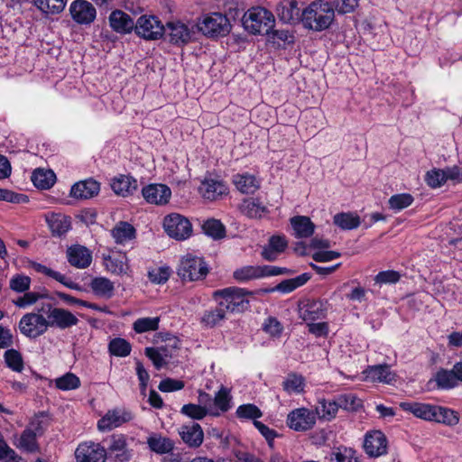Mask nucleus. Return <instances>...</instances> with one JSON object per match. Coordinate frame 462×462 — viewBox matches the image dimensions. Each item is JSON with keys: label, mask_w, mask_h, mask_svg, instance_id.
Returning a JSON list of instances; mask_svg holds the SVG:
<instances>
[{"label": "nucleus", "mask_w": 462, "mask_h": 462, "mask_svg": "<svg viewBox=\"0 0 462 462\" xmlns=\"http://www.w3.org/2000/svg\"><path fill=\"white\" fill-rule=\"evenodd\" d=\"M330 462H361V459L353 448L339 447L331 454Z\"/></svg>", "instance_id": "46"}, {"label": "nucleus", "mask_w": 462, "mask_h": 462, "mask_svg": "<svg viewBox=\"0 0 462 462\" xmlns=\"http://www.w3.org/2000/svg\"><path fill=\"white\" fill-rule=\"evenodd\" d=\"M400 407L415 417L447 426H455L459 422L458 413L449 408L430 403L402 402Z\"/></svg>", "instance_id": "1"}, {"label": "nucleus", "mask_w": 462, "mask_h": 462, "mask_svg": "<svg viewBox=\"0 0 462 462\" xmlns=\"http://www.w3.org/2000/svg\"><path fill=\"white\" fill-rule=\"evenodd\" d=\"M364 374L365 378L373 383L391 384L396 381V374L386 364L369 365L364 371Z\"/></svg>", "instance_id": "19"}, {"label": "nucleus", "mask_w": 462, "mask_h": 462, "mask_svg": "<svg viewBox=\"0 0 462 462\" xmlns=\"http://www.w3.org/2000/svg\"><path fill=\"white\" fill-rule=\"evenodd\" d=\"M48 296L46 294L35 292V291H29L24 292V294L21 297H19L15 301L14 304L19 308H25L27 306H31L34 304L37 300L40 299L47 298Z\"/></svg>", "instance_id": "60"}, {"label": "nucleus", "mask_w": 462, "mask_h": 462, "mask_svg": "<svg viewBox=\"0 0 462 462\" xmlns=\"http://www.w3.org/2000/svg\"><path fill=\"white\" fill-rule=\"evenodd\" d=\"M159 317L140 318L134 322L133 328L136 333L139 334L149 331H155L159 328Z\"/></svg>", "instance_id": "48"}, {"label": "nucleus", "mask_w": 462, "mask_h": 462, "mask_svg": "<svg viewBox=\"0 0 462 462\" xmlns=\"http://www.w3.org/2000/svg\"><path fill=\"white\" fill-rule=\"evenodd\" d=\"M233 183L244 194H253L260 188L259 180L254 175L248 173L234 175Z\"/></svg>", "instance_id": "28"}, {"label": "nucleus", "mask_w": 462, "mask_h": 462, "mask_svg": "<svg viewBox=\"0 0 462 462\" xmlns=\"http://www.w3.org/2000/svg\"><path fill=\"white\" fill-rule=\"evenodd\" d=\"M109 24L116 32H130L134 28V22L131 16L121 11L115 10L109 15Z\"/></svg>", "instance_id": "26"}, {"label": "nucleus", "mask_w": 462, "mask_h": 462, "mask_svg": "<svg viewBox=\"0 0 462 462\" xmlns=\"http://www.w3.org/2000/svg\"><path fill=\"white\" fill-rule=\"evenodd\" d=\"M171 271L168 266H160L152 268L148 272V278L152 283L163 284L165 283L170 276Z\"/></svg>", "instance_id": "57"}, {"label": "nucleus", "mask_w": 462, "mask_h": 462, "mask_svg": "<svg viewBox=\"0 0 462 462\" xmlns=\"http://www.w3.org/2000/svg\"><path fill=\"white\" fill-rule=\"evenodd\" d=\"M108 452L115 455L118 462H127L132 457V452L127 448L126 439L124 435H112L109 440Z\"/></svg>", "instance_id": "23"}, {"label": "nucleus", "mask_w": 462, "mask_h": 462, "mask_svg": "<svg viewBox=\"0 0 462 462\" xmlns=\"http://www.w3.org/2000/svg\"><path fill=\"white\" fill-rule=\"evenodd\" d=\"M199 401L200 404L188 403L183 405L180 412L193 420H202L208 414L218 416V412L211 409V396L208 393L199 392Z\"/></svg>", "instance_id": "12"}, {"label": "nucleus", "mask_w": 462, "mask_h": 462, "mask_svg": "<svg viewBox=\"0 0 462 462\" xmlns=\"http://www.w3.org/2000/svg\"><path fill=\"white\" fill-rule=\"evenodd\" d=\"M33 3L42 13L54 14L64 10L67 0H33Z\"/></svg>", "instance_id": "45"}, {"label": "nucleus", "mask_w": 462, "mask_h": 462, "mask_svg": "<svg viewBox=\"0 0 462 462\" xmlns=\"http://www.w3.org/2000/svg\"><path fill=\"white\" fill-rule=\"evenodd\" d=\"M338 410L337 400L328 401L325 399L319 400L315 408L316 414L320 418L327 420L333 419Z\"/></svg>", "instance_id": "43"}, {"label": "nucleus", "mask_w": 462, "mask_h": 462, "mask_svg": "<svg viewBox=\"0 0 462 462\" xmlns=\"http://www.w3.org/2000/svg\"><path fill=\"white\" fill-rule=\"evenodd\" d=\"M197 29L209 37L226 36L231 31V23L226 15L212 13L197 25Z\"/></svg>", "instance_id": "8"}, {"label": "nucleus", "mask_w": 462, "mask_h": 462, "mask_svg": "<svg viewBox=\"0 0 462 462\" xmlns=\"http://www.w3.org/2000/svg\"><path fill=\"white\" fill-rule=\"evenodd\" d=\"M401 278V275L398 272L393 270L383 271L380 272L374 277V282L379 284H393L396 283Z\"/></svg>", "instance_id": "61"}, {"label": "nucleus", "mask_w": 462, "mask_h": 462, "mask_svg": "<svg viewBox=\"0 0 462 462\" xmlns=\"http://www.w3.org/2000/svg\"><path fill=\"white\" fill-rule=\"evenodd\" d=\"M425 180L431 188H439L446 182L444 170L433 169L426 174Z\"/></svg>", "instance_id": "59"}, {"label": "nucleus", "mask_w": 462, "mask_h": 462, "mask_svg": "<svg viewBox=\"0 0 462 462\" xmlns=\"http://www.w3.org/2000/svg\"><path fill=\"white\" fill-rule=\"evenodd\" d=\"M150 449L157 454H167L173 449V442L159 434H153L147 439Z\"/></svg>", "instance_id": "39"}, {"label": "nucleus", "mask_w": 462, "mask_h": 462, "mask_svg": "<svg viewBox=\"0 0 462 462\" xmlns=\"http://www.w3.org/2000/svg\"><path fill=\"white\" fill-rule=\"evenodd\" d=\"M363 447L370 457H378L387 453L388 441L385 435L380 430L366 432Z\"/></svg>", "instance_id": "14"}, {"label": "nucleus", "mask_w": 462, "mask_h": 462, "mask_svg": "<svg viewBox=\"0 0 462 462\" xmlns=\"http://www.w3.org/2000/svg\"><path fill=\"white\" fill-rule=\"evenodd\" d=\"M226 319V312L217 304L215 309L206 310L201 317V323L208 328H214Z\"/></svg>", "instance_id": "42"}, {"label": "nucleus", "mask_w": 462, "mask_h": 462, "mask_svg": "<svg viewBox=\"0 0 462 462\" xmlns=\"http://www.w3.org/2000/svg\"><path fill=\"white\" fill-rule=\"evenodd\" d=\"M232 407V396L230 391L224 386L216 393L215 397L211 398V409L221 413L228 411Z\"/></svg>", "instance_id": "31"}, {"label": "nucleus", "mask_w": 462, "mask_h": 462, "mask_svg": "<svg viewBox=\"0 0 462 462\" xmlns=\"http://www.w3.org/2000/svg\"><path fill=\"white\" fill-rule=\"evenodd\" d=\"M142 194L148 203L164 205L168 203L171 191L164 184H150L143 188Z\"/></svg>", "instance_id": "18"}, {"label": "nucleus", "mask_w": 462, "mask_h": 462, "mask_svg": "<svg viewBox=\"0 0 462 462\" xmlns=\"http://www.w3.org/2000/svg\"><path fill=\"white\" fill-rule=\"evenodd\" d=\"M31 278L23 274H16L10 280V289L16 292H25L30 289Z\"/></svg>", "instance_id": "58"}, {"label": "nucleus", "mask_w": 462, "mask_h": 462, "mask_svg": "<svg viewBox=\"0 0 462 462\" xmlns=\"http://www.w3.org/2000/svg\"><path fill=\"white\" fill-rule=\"evenodd\" d=\"M338 408L346 411H356L361 407V400L353 393L341 394L337 398Z\"/></svg>", "instance_id": "56"}, {"label": "nucleus", "mask_w": 462, "mask_h": 462, "mask_svg": "<svg viewBox=\"0 0 462 462\" xmlns=\"http://www.w3.org/2000/svg\"><path fill=\"white\" fill-rule=\"evenodd\" d=\"M104 264L108 272L117 275L126 273L129 269L125 254L106 256L104 257Z\"/></svg>", "instance_id": "35"}, {"label": "nucleus", "mask_w": 462, "mask_h": 462, "mask_svg": "<svg viewBox=\"0 0 462 462\" xmlns=\"http://www.w3.org/2000/svg\"><path fill=\"white\" fill-rule=\"evenodd\" d=\"M204 233L213 239H221L226 235L224 225L217 219H208L202 225Z\"/></svg>", "instance_id": "47"}, {"label": "nucleus", "mask_w": 462, "mask_h": 462, "mask_svg": "<svg viewBox=\"0 0 462 462\" xmlns=\"http://www.w3.org/2000/svg\"><path fill=\"white\" fill-rule=\"evenodd\" d=\"M111 188L116 194L126 197L137 189V180L130 176L121 175L112 180Z\"/></svg>", "instance_id": "30"}, {"label": "nucleus", "mask_w": 462, "mask_h": 462, "mask_svg": "<svg viewBox=\"0 0 462 462\" xmlns=\"http://www.w3.org/2000/svg\"><path fill=\"white\" fill-rule=\"evenodd\" d=\"M164 34L175 45H184L195 39L197 25L180 21L169 22L164 26Z\"/></svg>", "instance_id": "9"}, {"label": "nucleus", "mask_w": 462, "mask_h": 462, "mask_svg": "<svg viewBox=\"0 0 462 462\" xmlns=\"http://www.w3.org/2000/svg\"><path fill=\"white\" fill-rule=\"evenodd\" d=\"M39 312L46 315L49 328H58L66 329L78 325L79 319L69 310L63 308L54 307L51 303H43L39 309Z\"/></svg>", "instance_id": "7"}, {"label": "nucleus", "mask_w": 462, "mask_h": 462, "mask_svg": "<svg viewBox=\"0 0 462 462\" xmlns=\"http://www.w3.org/2000/svg\"><path fill=\"white\" fill-rule=\"evenodd\" d=\"M334 19V10L328 3L313 2L302 11L301 21L306 28L319 32L327 29Z\"/></svg>", "instance_id": "2"}, {"label": "nucleus", "mask_w": 462, "mask_h": 462, "mask_svg": "<svg viewBox=\"0 0 462 462\" xmlns=\"http://www.w3.org/2000/svg\"><path fill=\"white\" fill-rule=\"evenodd\" d=\"M77 462H106V450L99 443L86 441L75 450Z\"/></svg>", "instance_id": "13"}, {"label": "nucleus", "mask_w": 462, "mask_h": 462, "mask_svg": "<svg viewBox=\"0 0 462 462\" xmlns=\"http://www.w3.org/2000/svg\"><path fill=\"white\" fill-rule=\"evenodd\" d=\"M109 352L116 356H127L131 353V345L124 338H114L108 346Z\"/></svg>", "instance_id": "52"}, {"label": "nucleus", "mask_w": 462, "mask_h": 462, "mask_svg": "<svg viewBox=\"0 0 462 462\" xmlns=\"http://www.w3.org/2000/svg\"><path fill=\"white\" fill-rule=\"evenodd\" d=\"M279 19L284 23H294L301 20V9L295 0H283L276 8Z\"/></svg>", "instance_id": "20"}, {"label": "nucleus", "mask_w": 462, "mask_h": 462, "mask_svg": "<svg viewBox=\"0 0 462 462\" xmlns=\"http://www.w3.org/2000/svg\"><path fill=\"white\" fill-rule=\"evenodd\" d=\"M325 310L322 301L312 300L300 310V318L305 321H314L324 318Z\"/></svg>", "instance_id": "37"}, {"label": "nucleus", "mask_w": 462, "mask_h": 462, "mask_svg": "<svg viewBox=\"0 0 462 462\" xmlns=\"http://www.w3.org/2000/svg\"><path fill=\"white\" fill-rule=\"evenodd\" d=\"M181 439L189 447H199L201 445L204 438L203 430L199 424L191 422L188 425H182L179 430Z\"/></svg>", "instance_id": "24"}, {"label": "nucleus", "mask_w": 462, "mask_h": 462, "mask_svg": "<svg viewBox=\"0 0 462 462\" xmlns=\"http://www.w3.org/2000/svg\"><path fill=\"white\" fill-rule=\"evenodd\" d=\"M233 277L238 282H247L264 277L263 266L260 265H245L237 268L233 273Z\"/></svg>", "instance_id": "29"}, {"label": "nucleus", "mask_w": 462, "mask_h": 462, "mask_svg": "<svg viewBox=\"0 0 462 462\" xmlns=\"http://www.w3.org/2000/svg\"><path fill=\"white\" fill-rule=\"evenodd\" d=\"M252 292L238 287H229L216 291L213 298L227 313H242L249 308L247 296Z\"/></svg>", "instance_id": "3"}, {"label": "nucleus", "mask_w": 462, "mask_h": 462, "mask_svg": "<svg viewBox=\"0 0 462 462\" xmlns=\"http://www.w3.org/2000/svg\"><path fill=\"white\" fill-rule=\"evenodd\" d=\"M413 200V197L411 194L401 193L393 195L389 199L388 203L392 209L395 211H400L411 206Z\"/></svg>", "instance_id": "53"}, {"label": "nucleus", "mask_w": 462, "mask_h": 462, "mask_svg": "<svg viewBox=\"0 0 462 462\" xmlns=\"http://www.w3.org/2000/svg\"><path fill=\"white\" fill-rule=\"evenodd\" d=\"M90 288L95 294L110 298L114 291V283L107 278L97 277L91 281Z\"/></svg>", "instance_id": "44"}, {"label": "nucleus", "mask_w": 462, "mask_h": 462, "mask_svg": "<svg viewBox=\"0 0 462 462\" xmlns=\"http://www.w3.org/2000/svg\"><path fill=\"white\" fill-rule=\"evenodd\" d=\"M241 212L250 218H260L266 213L267 208L258 199H244L239 207Z\"/></svg>", "instance_id": "38"}, {"label": "nucleus", "mask_w": 462, "mask_h": 462, "mask_svg": "<svg viewBox=\"0 0 462 462\" xmlns=\"http://www.w3.org/2000/svg\"><path fill=\"white\" fill-rule=\"evenodd\" d=\"M245 29L253 34H270L274 26L273 14L263 7H252L242 16Z\"/></svg>", "instance_id": "4"}, {"label": "nucleus", "mask_w": 462, "mask_h": 462, "mask_svg": "<svg viewBox=\"0 0 462 462\" xmlns=\"http://www.w3.org/2000/svg\"><path fill=\"white\" fill-rule=\"evenodd\" d=\"M46 220L54 236H60L70 228V219L66 216L53 214L48 217Z\"/></svg>", "instance_id": "40"}, {"label": "nucleus", "mask_w": 462, "mask_h": 462, "mask_svg": "<svg viewBox=\"0 0 462 462\" xmlns=\"http://www.w3.org/2000/svg\"><path fill=\"white\" fill-rule=\"evenodd\" d=\"M290 223L296 238H309L316 228L315 224L306 216H295L290 219Z\"/></svg>", "instance_id": "25"}, {"label": "nucleus", "mask_w": 462, "mask_h": 462, "mask_svg": "<svg viewBox=\"0 0 462 462\" xmlns=\"http://www.w3.org/2000/svg\"><path fill=\"white\" fill-rule=\"evenodd\" d=\"M33 185L42 189H49L56 180V176L51 170L36 169L32 174Z\"/></svg>", "instance_id": "34"}, {"label": "nucleus", "mask_w": 462, "mask_h": 462, "mask_svg": "<svg viewBox=\"0 0 462 462\" xmlns=\"http://www.w3.org/2000/svg\"><path fill=\"white\" fill-rule=\"evenodd\" d=\"M55 386L61 391L76 390L80 386L79 378L72 374L67 373L54 380Z\"/></svg>", "instance_id": "49"}, {"label": "nucleus", "mask_w": 462, "mask_h": 462, "mask_svg": "<svg viewBox=\"0 0 462 462\" xmlns=\"http://www.w3.org/2000/svg\"><path fill=\"white\" fill-rule=\"evenodd\" d=\"M42 312H28L24 314L18 324L19 331L30 339H36L45 334L49 328L46 317Z\"/></svg>", "instance_id": "6"}, {"label": "nucleus", "mask_w": 462, "mask_h": 462, "mask_svg": "<svg viewBox=\"0 0 462 462\" xmlns=\"http://www.w3.org/2000/svg\"><path fill=\"white\" fill-rule=\"evenodd\" d=\"M99 190V182L93 179H88L75 183L71 187L70 195L76 199H88L97 196Z\"/></svg>", "instance_id": "22"}, {"label": "nucleus", "mask_w": 462, "mask_h": 462, "mask_svg": "<svg viewBox=\"0 0 462 462\" xmlns=\"http://www.w3.org/2000/svg\"><path fill=\"white\" fill-rule=\"evenodd\" d=\"M136 34L145 40H158L164 35V25L153 15H142L134 24Z\"/></svg>", "instance_id": "11"}, {"label": "nucleus", "mask_w": 462, "mask_h": 462, "mask_svg": "<svg viewBox=\"0 0 462 462\" xmlns=\"http://www.w3.org/2000/svg\"><path fill=\"white\" fill-rule=\"evenodd\" d=\"M69 13L73 21L81 25L92 23L97 16L96 8L87 0H74L69 5Z\"/></svg>", "instance_id": "15"}, {"label": "nucleus", "mask_w": 462, "mask_h": 462, "mask_svg": "<svg viewBox=\"0 0 462 462\" xmlns=\"http://www.w3.org/2000/svg\"><path fill=\"white\" fill-rule=\"evenodd\" d=\"M333 223L342 230L357 228L360 224V217L355 212H340L333 217Z\"/></svg>", "instance_id": "33"}, {"label": "nucleus", "mask_w": 462, "mask_h": 462, "mask_svg": "<svg viewBox=\"0 0 462 462\" xmlns=\"http://www.w3.org/2000/svg\"><path fill=\"white\" fill-rule=\"evenodd\" d=\"M273 43L280 44L281 42H292L293 36L287 30H274L273 27L267 34Z\"/></svg>", "instance_id": "64"}, {"label": "nucleus", "mask_w": 462, "mask_h": 462, "mask_svg": "<svg viewBox=\"0 0 462 462\" xmlns=\"http://www.w3.org/2000/svg\"><path fill=\"white\" fill-rule=\"evenodd\" d=\"M67 257L72 266L79 269L88 267L92 261L91 252L87 247L79 245L69 247L67 250Z\"/></svg>", "instance_id": "21"}, {"label": "nucleus", "mask_w": 462, "mask_h": 462, "mask_svg": "<svg viewBox=\"0 0 462 462\" xmlns=\"http://www.w3.org/2000/svg\"><path fill=\"white\" fill-rule=\"evenodd\" d=\"M16 454L5 440L2 433L0 432V460L4 462H14Z\"/></svg>", "instance_id": "63"}, {"label": "nucleus", "mask_w": 462, "mask_h": 462, "mask_svg": "<svg viewBox=\"0 0 462 462\" xmlns=\"http://www.w3.org/2000/svg\"><path fill=\"white\" fill-rule=\"evenodd\" d=\"M236 414L240 419L254 420V421L263 416L261 410L252 403L238 406Z\"/></svg>", "instance_id": "54"}, {"label": "nucleus", "mask_w": 462, "mask_h": 462, "mask_svg": "<svg viewBox=\"0 0 462 462\" xmlns=\"http://www.w3.org/2000/svg\"><path fill=\"white\" fill-rule=\"evenodd\" d=\"M165 232L176 240H185L192 233V226L188 218L180 214H171L163 220Z\"/></svg>", "instance_id": "10"}, {"label": "nucleus", "mask_w": 462, "mask_h": 462, "mask_svg": "<svg viewBox=\"0 0 462 462\" xmlns=\"http://www.w3.org/2000/svg\"><path fill=\"white\" fill-rule=\"evenodd\" d=\"M315 423V413L306 408L296 409L291 411L287 417V425L296 431L309 430Z\"/></svg>", "instance_id": "16"}, {"label": "nucleus", "mask_w": 462, "mask_h": 462, "mask_svg": "<svg viewBox=\"0 0 462 462\" xmlns=\"http://www.w3.org/2000/svg\"><path fill=\"white\" fill-rule=\"evenodd\" d=\"M6 365L14 372H22L23 369V360L21 353L15 349H8L4 354Z\"/></svg>", "instance_id": "51"}, {"label": "nucleus", "mask_w": 462, "mask_h": 462, "mask_svg": "<svg viewBox=\"0 0 462 462\" xmlns=\"http://www.w3.org/2000/svg\"><path fill=\"white\" fill-rule=\"evenodd\" d=\"M0 200L19 204L27 202L28 197L22 193H15L9 189H0Z\"/></svg>", "instance_id": "62"}, {"label": "nucleus", "mask_w": 462, "mask_h": 462, "mask_svg": "<svg viewBox=\"0 0 462 462\" xmlns=\"http://www.w3.org/2000/svg\"><path fill=\"white\" fill-rule=\"evenodd\" d=\"M111 235L116 244L124 245L135 237V229L128 222L120 221L111 230Z\"/></svg>", "instance_id": "32"}, {"label": "nucleus", "mask_w": 462, "mask_h": 462, "mask_svg": "<svg viewBox=\"0 0 462 462\" xmlns=\"http://www.w3.org/2000/svg\"><path fill=\"white\" fill-rule=\"evenodd\" d=\"M37 437V433H33L32 430L26 428L21 435L19 447L29 452L36 451L38 448Z\"/></svg>", "instance_id": "55"}, {"label": "nucleus", "mask_w": 462, "mask_h": 462, "mask_svg": "<svg viewBox=\"0 0 462 462\" xmlns=\"http://www.w3.org/2000/svg\"><path fill=\"white\" fill-rule=\"evenodd\" d=\"M436 382L439 387L443 389H450L457 385V379L454 373V369L451 370H440L436 374Z\"/></svg>", "instance_id": "50"}, {"label": "nucleus", "mask_w": 462, "mask_h": 462, "mask_svg": "<svg viewBox=\"0 0 462 462\" xmlns=\"http://www.w3.org/2000/svg\"><path fill=\"white\" fill-rule=\"evenodd\" d=\"M305 379L302 375L291 373L282 382V388L288 394H298L303 392Z\"/></svg>", "instance_id": "41"}, {"label": "nucleus", "mask_w": 462, "mask_h": 462, "mask_svg": "<svg viewBox=\"0 0 462 462\" xmlns=\"http://www.w3.org/2000/svg\"><path fill=\"white\" fill-rule=\"evenodd\" d=\"M208 273V268L202 257L187 254L178 266L177 273L183 281H199L204 279Z\"/></svg>", "instance_id": "5"}, {"label": "nucleus", "mask_w": 462, "mask_h": 462, "mask_svg": "<svg viewBox=\"0 0 462 462\" xmlns=\"http://www.w3.org/2000/svg\"><path fill=\"white\" fill-rule=\"evenodd\" d=\"M131 412L125 409L116 408L109 410L100 420L97 421V429L100 431H110L116 428L120 427L125 422L132 420Z\"/></svg>", "instance_id": "17"}, {"label": "nucleus", "mask_w": 462, "mask_h": 462, "mask_svg": "<svg viewBox=\"0 0 462 462\" xmlns=\"http://www.w3.org/2000/svg\"><path fill=\"white\" fill-rule=\"evenodd\" d=\"M311 275L308 273H304L295 278L283 280L278 283L274 288L269 290V291H281L282 293H289L296 290L297 288L304 285Z\"/></svg>", "instance_id": "36"}, {"label": "nucleus", "mask_w": 462, "mask_h": 462, "mask_svg": "<svg viewBox=\"0 0 462 462\" xmlns=\"http://www.w3.org/2000/svg\"><path fill=\"white\" fill-rule=\"evenodd\" d=\"M199 192L205 199L216 200L227 192V188L222 181L209 179L201 182Z\"/></svg>", "instance_id": "27"}]
</instances>
